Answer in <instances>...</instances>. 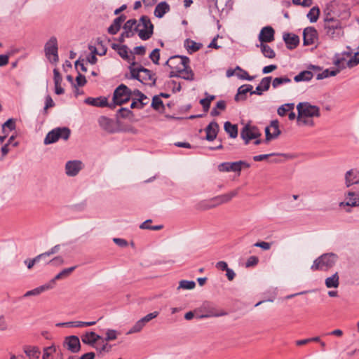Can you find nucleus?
<instances>
[{
  "instance_id": "nucleus-1",
  "label": "nucleus",
  "mask_w": 359,
  "mask_h": 359,
  "mask_svg": "<svg viewBox=\"0 0 359 359\" xmlns=\"http://www.w3.org/2000/svg\"><path fill=\"white\" fill-rule=\"evenodd\" d=\"M133 114H117L113 118L102 116L99 118V125L102 130L114 133L121 130H128L129 123L132 121Z\"/></svg>"
},
{
  "instance_id": "nucleus-2",
  "label": "nucleus",
  "mask_w": 359,
  "mask_h": 359,
  "mask_svg": "<svg viewBox=\"0 0 359 359\" xmlns=\"http://www.w3.org/2000/svg\"><path fill=\"white\" fill-rule=\"evenodd\" d=\"M131 95L130 90L126 85L121 84L115 89L112 101L109 102V109L114 110L116 107H119L116 112H131L130 107L123 106L131 102Z\"/></svg>"
},
{
  "instance_id": "nucleus-3",
  "label": "nucleus",
  "mask_w": 359,
  "mask_h": 359,
  "mask_svg": "<svg viewBox=\"0 0 359 359\" xmlns=\"http://www.w3.org/2000/svg\"><path fill=\"white\" fill-rule=\"evenodd\" d=\"M323 29L326 36L333 40L339 39L344 34L341 22L329 15L324 18Z\"/></svg>"
},
{
  "instance_id": "nucleus-4",
  "label": "nucleus",
  "mask_w": 359,
  "mask_h": 359,
  "mask_svg": "<svg viewBox=\"0 0 359 359\" xmlns=\"http://www.w3.org/2000/svg\"><path fill=\"white\" fill-rule=\"evenodd\" d=\"M130 71L132 78L144 84L155 85L156 77L150 70L142 67H135V62H132L130 65Z\"/></svg>"
},
{
  "instance_id": "nucleus-5",
  "label": "nucleus",
  "mask_w": 359,
  "mask_h": 359,
  "mask_svg": "<svg viewBox=\"0 0 359 359\" xmlns=\"http://www.w3.org/2000/svg\"><path fill=\"white\" fill-rule=\"evenodd\" d=\"M338 259V256L333 253H325L316 259L311 266L312 271H327L334 266Z\"/></svg>"
},
{
  "instance_id": "nucleus-6",
  "label": "nucleus",
  "mask_w": 359,
  "mask_h": 359,
  "mask_svg": "<svg viewBox=\"0 0 359 359\" xmlns=\"http://www.w3.org/2000/svg\"><path fill=\"white\" fill-rule=\"evenodd\" d=\"M135 29L139 37L142 40L151 38L154 32V26L147 16H142L136 24Z\"/></svg>"
},
{
  "instance_id": "nucleus-7",
  "label": "nucleus",
  "mask_w": 359,
  "mask_h": 359,
  "mask_svg": "<svg viewBox=\"0 0 359 359\" xmlns=\"http://www.w3.org/2000/svg\"><path fill=\"white\" fill-rule=\"evenodd\" d=\"M262 133L259 129L250 123L246 124L241 132V137L244 140L245 144H248L252 140H255V144L258 145L262 143V140L259 137Z\"/></svg>"
},
{
  "instance_id": "nucleus-8",
  "label": "nucleus",
  "mask_w": 359,
  "mask_h": 359,
  "mask_svg": "<svg viewBox=\"0 0 359 359\" xmlns=\"http://www.w3.org/2000/svg\"><path fill=\"white\" fill-rule=\"evenodd\" d=\"M71 131L68 128H56L50 131L46 136L44 144H50L56 142L59 139L67 140L70 136Z\"/></svg>"
},
{
  "instance_id": "nucleus-9",
  "label": "nucleus",
  "mask_w": 359,
  "mask_h": 359,
  "mask_svg": "<svg viewBox=\"0 0 359 359\" xmlns=\"http://www.w3.org/2000/svg\"><path fill=\"white\" fill-rule=\"evenodd\" d=\"M283 116L287 114H279ZM288 118L290 121L297 120V123L299 126H313L314 123L313 118L318 117L320 114H287Z\"/></svg>"
},
{
  "instance_id": "nucleus-10",
  "label": "nucleus",
  "mask_w": 359,
  "mask_h": 359,
  "mask_svg": "<svg viewBox=\"0 0 359 359\" xmlns=\"http://www.w3.org/2000/svg\"><path fill=\"white\" fill-rule=\"evenodd\" d=\"M57 50V39L55 36H52L46 43L44 47L45 55L51 63H57L59 60Z\"/></svg>"
},
{
  "instance_id": "nucleus-11",
  "label": "nucleus",
  "mask_w": 359,
  "mask_h": 359,
  "mask_svg": "<svg viewBox=\"0 0 359 359\" xmlns=\"http://www.w3.org/2000/svg\"><path fill=\"white\" fill-rule=\"evenodd\" d=\"M238 189L230 191L229 193L215 197L210 201L203 203V209H210L215 208L220 204L225 203L231 201L233 197L237 196Z\"/></svg>"
},
{
  "instance_id": "nucleus-12",
  "label": "nucleus",
  "mask_w": 359,
  "mask_h": 359,
  "mask_svg": "<svg viewBox=\"0 0 359 359\" xmlns=\"http://www.w3.org/2000/svg\"><path fill=\"white\" fill-rule=\"evenodd\" d=\"M297 112H320V111L332 110V104L314 105L308 102H299L297 106Z\"/></svg>"
},
{
  "instance_id": "nucleus-13",
  "label": "nucleus",
  "mask_w": 359,
  "mask_h": 359,
  "mask_svg": "<svg viewBox=\"0 0 359 359\" xmlns=\"http://www.w3.org/2000/svg\"><path fill=\"white\" fill-rule=\"evenodd\" d=\"M83 168L84 164L81 161H68L65 164V173L69 177H74L76 176Z\"/></svg>"
},
{
  "instance_id": "nucleus-14",
  "label": "nucleus",
  "mask_w": 359,
  "mask_h": 359,
  "mask_svg": "<svg viewBox=\"0 0 359 359\" xmlns=\"http://www.w3.org/2000/svg\"><path fill=\"white\" fill-rule=\"evenodd\" d=\"M280 133L278 121L277 120L271 121L270 125L265 128V142H269L272 140L276 139Z\"/></svg>"
},
{
  "instance_id": "nucleus-15",
  "label": "nucleus",
  "mask_w": 359,
  "mask_h": 359,
  "mask_svg": "<svg viewBox=\"0 0 359 359\" xmlns=\"http://www.w3.org/2000/svg\"><path fill=\"white\" fill-rule=\"evenodd\" d=\"M189 63V59L185 56L175 55L170 57L165 63L172 69L171 74H174L181 65Z\"/></svg>"
},
{
  "instance_id": "nucleus-16",
  "label": "nucleus",
  "mask_w": 359,
  "mask_h": 359,
  "mask_svg": "<svg viewBox=\"0 0 359 359\" xmlns=\"http://www.w3.org/2000/svg\"><path fill=\"white\" fill-rule=\"evenodd\" d=\"M318 41V32L313 27H308L303 32V43L304 46L313 45Z\"/></svg>"
},
{
  "instance_id": "nucleus-17",
  "label": "nucleus",
  "mask_w": 359,
  "mask_h": 359,
  "mask_svg": "<svg viewBox=\"0 0 359 359\" xmlns=\"http://www.w3.org/2000/svg\"><path fill=\"white\" fill-rule=\"evenodd\" d=\"M352 53L350 51H344L342 53H337L333 58V63L337 67V69H343L347 67V57H351Z\"/></svg>"
},
{
  "instance_id": "nucleus-18",
  "label": "nucleus",
  "mask_w": 359,
  "mask_h": 359,
  "mask_svg": "<svg viewBox=\"0 0 359 359\" xmlns=\"http://www.w3.org/2000/svg\"><path fill=\"white\" fill-rule=\"evenodd\" d=\"M137 97L132 98V100L130 103V109H141L145 105H147L149 103V98L146 95L140 93L139 90H137Z\"/></svg>"
},
{
  "instance_id": "nucleus-19",
  "label": "nucleus",
  "mask_w": 359,
  "mask_h": 359,
  "mask_svg": "<svg viewBox=\"0 0 359 359\" xmlns=\"http://www.w3.org/2000/svg\"><path fill=\"white\" fill-rule=\"evenodd\" d=\"M64 345L72 353H77L81 348L79 339L75 335L66 337L64 341Z\"/></svg>"
},
{
  "instance_id": "nucleus-20",
  "label": "nucleus",
  "mask_w": 359,
  "mask_h": 359,
  "mask_svg": "<svg viewBox=\"0 0 359 359\" xmlns=\"http://www.w3.org/2000/svg\"><path fill=\"white\" fill-rule=\"evenodd\" d=\"M274 29L270 27L266 26L263 27L259 34V40L261 43H269L274 40Z\"/></svg>"
},
{
  "instance_id": "nucleus-21",
  "label": "nucleus",
  "mask_w": 359,
  "mask_h": 359,
  "mask_svg": "<svg viewBox=\"0 0 359 359\" xmlns=\"http://www.w3.org/2000/svg\"><path fill=\"white\" fill-rule=\"evenodd\" d=\"M170 76H178L186 80H191L193 79L194 74L191 70L189 69V63H187L178 67V69Z\"/></svg>"
},
{
  "instance_id": "nucleus-22",
  "label": "nucleus",
  "mask_w": 359,
  "mask_h": 359,
  "mask_svg": "<svg viewBox=\"0 0 359 359\" xmlns=\"http://www.w3.org/2000/svg\"><path fill=\"white\" fill-rule=\"evenodd\" d=\"M111 48L117 51L118 54L123 59L128 62L130 61L131 59L134 60L135 57L133 55V53L130 54L128 53V48L125 45H120L116 43H112Z\"/></svg>"
},
{
  "instance_id": "nucleus-23",
  "label": "nucleus",
  "mask_w": 359,
  "mask_h": 359,
  "mask_svg": "<svg viewBox=\"0 0 359 359\" xmlns=\"http://www.w3.org/2000/svg\"><path fill=\"white\" fill-rule=\"evenodd\" d=\"M252 89L253 86L250 84H244L238 88L237 93L235 95V100L236 102L245 100L248 93H250L251 94V92H253Z\"/></svg>"
},
{
  "instance_id": "nucleus-24",
  "label": "nucleus",
  "mask_w": 359,
  "mask_h": 359,
  "mask_svg": "<svg viewBox=\"0 0 359 359\" xmlns=\"http://www.w3.org/2000/svg\"><path fill=\"white\" fill-rule=\"evenodd\" d=\"M23 352L28 359H39L41 351L39 347L35 346L25 345L22 348Z\"/></svg>"
},
{
  "instance_id": "nucleus-25",
  "label": "nucleus",
  "mask_w": 359,
  "mask_h": 359,
  "mask_svg": "<svg viewBox=\"0 0 359 359\" xmlns=\"http://www.w3.org/2000/svg\"><path fill=\"white\" fill-rule=\"evenodd\" d=\"M137 20L135 19H130L123 25V36H126V38L131 37L137 33L135 29Z\"/></svg>"
},
{
  "instance_id": "nucleus-26",
  "label": "nucleus",
  "mask_w": 359,
  "mask_h": 359,
  "mask_svg": "<svg viewBox=\"0 0 359 359\" xmlns=\"http://www.w3.org/2000/svg\"><path fill=\"white\" fill-rule=\"evenodd\" d=\"M271 76H266L264 77L259 84L257 86L255 90H253V92H251V95H262L264 91H266L270 88V84L271 82Z\"/></svg>"
},
{
  "instance_id": "nucleus-27",
  "label": "nucleus",
  "mask_w": 359,
  "mask_h": 359,
  "mask_svg": "<svg viewBox=\"0 0 359 359\" xmlns=\"http://www.w3.org/2000/svg\"><path fill=\"white\" fill-rule=\"evenodd\" d=\"M76 268V266H74L62 270L53 279H51L48 283H47V284L51 285V289H53L55 285L56 280L68 277L75 270Z\"/></svg>"
},
{
  "instance_id": "nucleus-28",
  "label": "nucleus",
  "mask_w": 359,
  "mask_h": 359,
  "mask_svg": "<svg viewBox=\"0 0 359 359\" xmlns=\"http://www.w3.org/2000/svg\"><path fill=\"white\" fill-rule=\"evenodd\" d=\"M358 171L351 169L345 173V183L347 187L353 184H359Z\"/></svg>"
},
{
  "instance_id": "nucleus-29",
  "label": "nucleus",
  "mask_w": 359,
  "mask_h": 359,
  "mask_svg": "<svg viewBox=\"0 0 359 359\" xmlns=\"http://www.w3.org/2000/svg\"><path fill=\"white\" fill-rule=\"evenodd\" d=\"M283 40L286 43L287 48L290 50L295 48L299 43V36L294 34H285L283 35Z\"/></svg>"
},
{
  "instance_id": "nucleus-30",
  "label": "nucleus",
  "mask_w": 359,
  "mask_h": 359,
  "mask_svg": "<svg viewBox=\"0 0 359 359\" xmlns=\"http://www.w3.org/2000/svg\"><path fill=\"white\" fill-rule=\"evenodd\" d=\"M101 337L94 332H87L81 336V341L83 344L95 346V344Z\"/></svg>"
},
{
  "instance_id": "nucleus-31",
  "label": "nucleus",
  "mask_w": 359,
  "mask_h": 359,
  "mask_svg": "<svg viewBox=\"0 0 359 359\" xmlns=\"http://www.w3.org/2000/svg\"><path fill=\"white\" fill-rule=\"evenodd\" d=\"M219 131V126L215 122L212 121L209 123V125L205 128V133H206V140H213L216 138L217 135Z\"/></svg>"
},
{
  "instance_id": "nucleus-32",
  "label": "nucleus",
  "mask_w": 359,
  "mask_h": 359,
  "mask_svg": "<svg viewBox=\"0 0 359 359\" xmlns=\"http://www.w3.org/2000/svg\"><path fill=\"white\" fill-rule=\"evenodd\" d=\"M218 170L220 172H241V167H238L237 161L224 162L218 165Z\"/></svg>"
},
{
  "instance_id": "nucleus-33",
  "label": "nucleus",
  "mask_w": 359,
  "mask_h": 359,
  "mask_svg": "<svg viewBox=\"0 0 359 359\" xmlns=\"http://www.w3.org/2000/svg\"><path fill=\"white\" fill-rule=\"evenodd\" d=\"M126 17L124 15H121L118 18H115L112 24L108 28V32L110 34H116L120 29L122 23L125 21Z\"/></svg>"
},
{
  "instance_id": "nucleus-34",
  "label": "nucleus",
  "mask_w": 359,
  "mask_h": 359,
  "mask_svg": "<svg viewBox=\"0 0 359 359\" xmlns=\"http://www.w3.org/2000/svg\"><path fill=\"white\" fill-rule=\"evenodd\" d=\"M85 102L88 104L95 107H109V102L105 97H99L96 98L88 97L86 99Z\"/></svg>"
},
{
  "instance_id": "nucleus-35",
  "label": "nucleus",
  "mask_w": 359,
  "mask_h": 359,
  "mask_svg": "<svg viewBox=\"0 0 359 359\" xmlns=\"http://www.w3.org/2000/svg\"><path fill=\"white\" fill-rule=\"evenodd\" d=\"M170 10L169 5L163 1L159 3L155 8L154 15L158 18H162Z\"/></svg>"
},
{
  "instance_id": "nucleus-36",
  "label": "nucleus",
  "mask_w": 359,
  "mask_h": 359,
  "mask_svg": "<svg viewBox=\"0 0 359 359\" xmlns=\"http://www.w3.org/2000/svg\"><path fill=\"white\" fill-rule=\"evenodd\" d=\"M51 289V285H48L47 283L43 285H41L38 287H36L33 290H29L27 291L25 294H24V297H30V296H36V295H39L41 293L46 291V290H50Z\"/></svg>"
},
{
  "instance_id": "nucleus-37",
  "label": "nucleus",
  "mask_w": 359,
  "mask_h": 359,
  "mask_svg": "<svg viewBox=\"0 0 359 359\" xmlns=\"http://www.w3.org/2000/svg\"><path fill=\"white\" fill-rule=\"evenodd\" d=\"M325 284L327 288H337L339 285V276L337 272L334 273L330 277H327L325 280Z\"/></svg>"
},
{
  "instance_id": "nucleus-38",
  "label": "nucleus",
  "mask_w": 359,
  "mask_h": 359,
  "mask_svg": "<svg viewBox=\"0 0 359 359\" xmlns=\"http://www.w3.org/2000/svg\"><path fill=\"white\" fill-rule=\"evenodd\" d=\"M283 156L287 159H292L295 157L294 155L290 154L272 153V154H261V155L255 156H253V160L255 161H262L267 159L269 156Z\"/></svg>"
},
{
  "instance_id": "nucleus-39",
  "label": "nucleus",
  "mask_w": 359,
  "mask_h": 359,
  "mask_svg": "<svg viewBox=\"0 0 359 359\" xmlns=\"http://www.w3.org/2000/svg\"><path fill=\"white\" fill-rule=\"evenodd\" d=\"M224 130L231 138H236L238 136V127L236 124H232L226 121L224 126Z\"/></svg>"
},
{
  "instance_id": "nucleus-40",
  "label": "nucleus",
  "mask_w": 359,
  "mask_h": 359,
  "mask_svg": "<svg viewBox=\"0 0 359 359\" xmlns=\"http://www.w3.org/2000/svg\"><path fill=\"white\" fill-rule=\"evenodd\" d=\"M257 47H259L261 48L262 53L264 55V57L273 59L276 56V53L274 50L268 45L265 43H260L259 45H257Z\"/></svg>"
},
{
  "instance_id": "nucleus-41",
  "label": "nucleus",
  "mask_w": 359,
  "mask_h": 359,
  "mask_svg": "<svg viewBox=\"0 0 359 359\" xmlns=\"http://www.w3.org/2000/svg\"><path fill=\"white\" fill-rule=\"evenodd\" d=\"M184 46L189 53H192L198 50L201 46V44L192 40L187 39L184 41Z\"/></svg>"
},
{
  "instance_id": "nucleus-42",
  "label": "nucleus",
  "mask_w": 359,
  "mask_h": 359,
  "mask_svg": "<svg viewBox=\"0 0 359 359\" xmlns=\"http://www.w3.org/2000/svg\"><path fill=\"white\" fill-rule=\"evenodd\" d=\"M313 76V74L310 71H303L296 75L294 78L296 82L303 81H310Z\"/></svg>"
},
{
  "instance_id": "nucleus-43",
  "label": "nucleus",
  "mask_w": 359,
  "mask_h": 359,
  "mask_svg": "<svg viewBox=\"0 0 359 359\" xmlns=\"http://www.w3.org/2000/svg\"><path fill=\"white\" fill-rule=\"evenodd\" d=\"M339 72V69H332L330 70L329 69H325L323 72L319 73L316 76V79L320 80L329 76H336Z\"/></svg>"
},
{
  "instance_id": "nucleus-44",
  "label": "nucleus",
  "mask_w": 359,
  "mask_h": 359,
  "mask_svg": "<svg viewBox=\"0 0 359 359\" xmlns=\"http://www.w3.org/2000/svg\"><path fill=\"white\" fill-rule=\"evenodd\" d=\"M236 70H237L236 76L240 79L252 81L255 78L254 76H250L247 71L241 69L239 66L236 67Z\"/></svg>"
},
{
  "instance_id": "nucleus-45",
  "label": "nucleus",
  "mask_w": 359,
  "mask_h": 359,
  "mask_svg": "<svg viewBox=\"0 0 359 359\" xmlns=\"http://www.w3.org/2000/svg\"><path fill=\"white\" fill-rule=\"evenodd\" d=\"M320 15V9L317 6H314L307 13V18L309 19L311 22H316Z\"/></svg>"
},
{
  "instance_id": "nucleus-46",
  "label": "nucleus",
  "mask_w": 359,
  "mask_h": 359,
  "mask_svg": "<svg viewBox=\"0 0 359 359\" xmlns=\"http://www.w3.org/2000/svg\"><path fill=\"white\" fill-rule=\"evenodd\" d=\"M151 105L152 108L156 111L165 109L164 104L159 95H155L153 97Z\"/></svg>"
},
{
  "instance_id": "nucleus-47",
  "label": "nucleus",
  "mask_w": 359,
  "mask_h": 359,
  "mask_svg": "<svg viewBox=\"0 0 359 359\" xmlns=\"http://www.w3.org/2000/svg\"><path fill=\"white\" fill-rule=\"evenodd\" d=\"M196 283L193 280H182L180 281L179 286L177 287V290H179L180 289L182 290H192L195 287Z\"/></svg>"
},
{
  "instance_id": "nucleus-48",
  "label": "nucleus",
  "mask_w": 359,
  "mask_h": 359,
  "mask_svg": "<svg viewBox=\"0 0 359 359\" xmlns=\"http://www.w3.org/2000/svg\"><path fill=\"white\" fill-rule=\"evenodd\" d=\"M291 82V79L287 76L276 77L273 80L272 86L274 88H278L280 85L288 83Z\"/></svg>"
},
{
  "instance_id": "nucleus-49",
  "label": "nucleus",
  "mask_w": 359,
  "mask_h": 359,
  "mask_svg": "<svg viewBox=\"0 0 359 359\" xmlns=\"http://www.w3.org/2000/svg\"><path fill=\"white\" fill-rule=\"evenodd\" d=\"M151 219H147L140 224V228L142 229H149V230H154V231L161 230L163 228V225L147 226V224L151 223Z\"/></svg>"
},
{
  "instance_id": "nucleus-50",
  "label": "nucleus",
  "mask_w": 359,
  "mask_h": 359,
  "mask_svg": "<svg viewBox=\"0 0 359 359\" xmlns=\"http://www.w3.org/2000/svg\"><path fill=\"white\" fill-rule=\"evenodd\" d=\"M359 64V51L355 53L353 56L351 57L347 61L346 65L349 68H352Z\"/></svg>"
},
{
  "instance_id": "nucleus-51",
  "label": "nucleus",
  "mask_w": 359,
  "mask_h": 359,
  "mask_svg": "<svg viewBox=\"0 0 359 359\" xmlns=\"http://www.w3.org/2000/svg\"><path fill=\"white\" fill-rule=\"evenodd\" d=\"M144 327V325H143L142 321L139 320L135 323V324L130 329V330L126 334H131L133 333L140 332L143 329Z\"/></svg>"
},
{
  "instance_id": "nucleus-52",
  "label": "nucleus",
  "mask_w": 359,
  "mask_h": 359,
  "mask_svg": "<svg viewBox=\"0 0 359 359\" xmlns=\"http://www.w3.org/2000/svg\"><path fill=\"white\" fill-rule=\"evenodd\" d=\"M57 326H65L68 327H82L83 321H70L67 323H58Z\"/></svg>"
},
{
  "instance_id": "nucleus-53",
  "label": "nucleus",
  "mask_w": 359,
  "mask_h": 359,
  "mask_svg": "<svg viewBox=\"0 0 359 359\" xmlns=\"http://www.w3.org/2000/svg\"><path fill=\"white\" fill-rule=\"evenodd\" d=\"M294 109V103H287L281 105L278 109L277 112H293Z\"/></svg>"
},
{
  "instance_id": "nucleus-54",
  "label": "nucleus",
  "mask_w": 359,
  "mask_h": 359,
  "mask_svg": "<svg viewBox=\"0 0 359 359\" xmlns=\"http://www.w3.org/2000/svg\"><path fill=\"white\" fill-rule=\"evenodd\" d=\"M55 351V349L52 346L44 348L42 359H53L52 354Z\"/></svg>"
},
{
  "instance_id": "nucleus-55",
  "label": "nucleus",
  "mask_w": 359,
  "mask_h": 359,
  "mask_svg": "<svg viewBox=\"0 0 359 359\" xmlns=\"http://www.w3.org/2000/svg\"><path fill=\"white\" fill-rule=\"evenodd\" d=\"M43 259L42 258V255H39L38 256H36V257H34V259H26L25 260V264L27 265V268L29 269H31L34 265L39 262L40 259Z\"/></svg>"
},
{
  "instance_id": "nucleus-56",
  "label": "nucleus",
  "mask_w": 359,
  "mask_h": 359,
  "mask_svg": "<svg viewBox=\"0 0 359 359\" xmlns=\"http://www.w3.org/2000/svg\"><path fill=\"white\" fill-rule=\"evenodd\" d=\"M117 331L115 330L109 329L106 332V337L105 340L107 341H112L115 340L117 338Z\"/></svg>"
},
{
  "instance_id": "nucleus-57",
  "label": "nucleus",
  "mask_w": 359,
  "mask_h": 359,
  "mask_svg": "<svg viewBox=\"0 0 359 359\" xmlns=\"http://www.w3.org/2000/svg\"><path fill=\"white\" fill-rule=\"evenodd\" d=\"M348 198L346 205L348 206H357V199L355 198V193L349 191L348 193Z\"/></svg>"
},
{
  "instance_id": "nucleus-58",
  "label": "nucleus",
  "mask_w": 359,
  "mask_h": 359,
  "mask_svg": "<svg viewBox=\"0 0 359 359\" xmlns=\"http://www.w3.org/2000/svg\"><path fill=\"white\" fill-rule=\"evenodd\" d=\"M60 249V245H56L54 247H53L51 249H50L48 251L41 254L42 255V258H45L46 257H49L53 254L57 253Z\"/></svg>"
},
{
  "instance_id": "nucleus-59",
  "label": "nucleus",
  "mask_w": 359,
  "mask_h": 359,
  "mask_svg": "<svg viewBox=\"0 0 359 359\" xmlns=\"http://www.w3.org/2000/svg\"><path fill=\"white\" fill-rule=\"evenodd\" d=\"M160 50L158 48H155L153 50V51L151 53L149 57L153 61L154 64H158V60L160 58V54H159Z\"/></svg>"
},
{
  "instance_id": "nucleus-60",
  "label": "nucleus",
  "mask_w": 359,
  "mask_h": 359,
  "mask_svg": "<svg viewBox=\"0 0 359 359\" xmlns=\"http://www.w3.org/2000/svg\"><path fill=\"white\" fill-rule=\"evenodd\" d=\"M90 49L91 50L92 53H91V55H90L88 57V61L92 64V65H94L97 62V57L95 56L96 53H97V49L95 47H93V46H90Z\"/></svg>"
},
{
  "instance_id": "nucleus-61",
  "label": "nucleus",
  "mask_w": 359,
  "mask_h": 359,
  "mask_svg": "<svg viewBox=\"0 0 359 359\" xmlns=\"http://www.w3.org/2000/svg\"><path fill=\"white\" fill-rule=\"evenodd\" d=\"M292 3L295 5L309 7L312 5L313 0H292Z\"/></svg>"
},
{
  "instance_id": "nucleus-62",
  "label": "nucleus",
  "mask_w": 359,
  "mask_h": 359,
  "mask_svg": "<svg viewBox=\"0 0 359 359\" xmlns=\"http://www.w3.org/2000/svg\"><path fill=\"white\" fill-rule=\"evenodd\" d=\"M8 327V322L4 315L0 316V332L7 330Z\"/></svg>"
},
{
  "instance_id": "nucleus-63",
  "label": "nucleus",
  "mask_w": 359,
  "mask_h": 359,
  "mask_svg": "<svg viewBox=\"0 0 359 359\" xmlns=\"http://www.w3.org/2000/svg\"><path fill=\"white\" fill-rule=\"evenodd\" d=\"M258 262H259V259L257 257L251 256L247 260L245 265L247 267L253 266L257 265Z\"/></svg>"
},
{
  "instance_id": "nucleus-64",
  "label": "nucleus",
  "mask_w": 359,
  "mask_h": 359,
  "mask_svg": "<svg viewBox=\"0 0 359 359\" xmlns=\"http://www.w3.org/2000/svg\"><path fill=\"white\" fill-rule=\"evenodd\" d=\"M254 245L255 247L261 248L262 249H263L264 250H268L271 248V243H268V242L261 241V242H257L256 243L254 244Z\"/></svg>"
}]
</instances>
